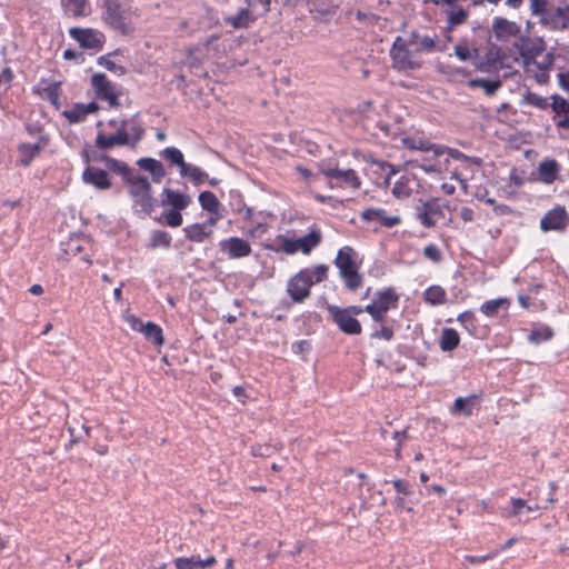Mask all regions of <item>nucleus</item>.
I'll list each match as a JSON object with an SVG mask.
<instances>
[{
	"label": "nucleus",
	"mask_w": 569,
	"mask_h": 569,
	"mask_svg": "<svg viewBox=\"0 0 569 569\" xmlns=\"http://www.w3.org/2000/svg\"><path fill=\"white\" fill-rule=\"evenodd\" d=\"M416 216L423 227H433L438 219L443 216L439 199L422 202L421 206L417 207Z\"/></svg>",
	"instance_id": "obj_13"
},
{
	"label": "nucleus",
	"mask_w": 569,
	"mask_h": 569,
	"mask_svg": "<svg viewBox=\"0 0 569 569\" xmlns=\"http://www.w3.org/2000/svg\"><path fill=\"white\" fill-rule=\"evenodd\" d=\"M445 149V153L447 152L452 159L455 160H465L470 161L477 166H480L482 163V160L478 157H469L462 153L461 151L452 148L442 147Z\"/></svg>",
	"instance_id": "obj_51"
},
{
	"label": "nucleus",
	"mask_w": 569,
	"mask_h": 569,
	"mask_svg": "<svg viewBox=\"0 0 569 569\" xmlns=\"http://www.w3.org/2000/svg\"><path fill=\"white\" fill-rule=\"evenodd\" d=\"M129 142L130 133L127 131V120H122L114 134L107 136L103 132H99L94 144L100 150H110L114 146H129Z\"/></svg>",
	"instance_id": "obj_12"
},
{
	"label": "nucleus",
	"mask_w": 569,
	"mask_h": 569,
	"mask_svg": "<svg viewBox=\"0 0 569 569\" xmlns=\"http://www.w3.org/2000/svg\"><path fill=\"white\" fill-rule=\"evenodd\" d=\"M559 83L567 92H569V71L559 74Z\"/></svg>",
	"instance_id": "obj_64"
},
{
	"label": "nucleus",
	"mask_w": 569,
	"mask_h": 569,
	"mask_svg": "<svg viewBox=\"0 0 569 569\" xmlns=\"http://www.w3.org/2000/svg\"><path fill=\"white\" fill-rule=\"evenodd\" d=\"M518 48L520 56L525 59L526 63H529L545 51V42L542 39L531 40L529 38H521Z\"/></svg>",
	"instance_id": "obj_20"
},
{
	"label": "nucleus",
	"mask_w": 569,
	"mask_h": 569,
	"mask_svg": "<svg viewBox=\"0 0 569 569\" xmlns=\"http://www.w3.org/2000/svg\"><path fill=\"white\" fill-rule=\"evenodd\" d=\"M41 150L38 143H22L19 146V158L17 163L22 167H28L31 161L39 154Z\"/></svg>",
	"instance_id": "obj_26"
},
{
	"label": "nucleus",
	"mask_w": 569,
	"mask_h": 569,
	"mask_svg": "<svg viewBox=\"0 0 569 569\" xmlns=\"http://www.w3.org/2000/svg\"><path fill=\"white\" fill-rule=\"evenodd\" d=\"M160 154L163 159L170 162L171 166L179 167L180 174L184 173V169L187 168L188 163L184 162L183 154L179 149L174 147H168L162 150Z\"/></svg>",
	"instance_id": "obj_30"
},
{
	"label": "nucleus",
	"mask_w": 569,
	"mask_h": 569,
	"mask_svg": "<svg viewBox=\"0 0 569 569\" xmlns=\"http://www.w3.org/2000/svg\"><path fill=\"white\" fill-rule=\"evenodd\" d=\"M529 500H525L521 498H511L512 509L507 517H517L520 513V510L527 506Z\"/></svg>",
	"instance_id": "obj_60"
},
{
	"label": "nucleus",
	"mask_w": 569,
	"mask_h": 569,
	"mask_svg": "<svg viewBox=\"0 0 569 569\" xmlns=\"http://www.w3.org/2000/svg\"><path fill=\"white\" fill-rule=\"evenodd\" d=\"M69 33L82 48L99 49L102 46L103 34L96 30L71 28Z\"/></svg>",
	"instance_id": "obj_15"
},
{
	"label": "nucleus",
	"mask_w": 569,
	"mask_h": 569,
	"mask_svg": "<svg viewBox=\"0 0 569 569\" xmlns=\"http://www.w3.org/2000/svg\"><path fill=\"white\" fill-rule=\"evenodd\" d=\"M460 342V337L458 332L452 328H445L441 332L440 338V348L442 351H452L455 350Z\"/></svg>",
	"instance_id": "obj_29"
},
{
	"label": "nucleus",
	"mask_w": 569,
	"mask_h": 569,
	"mask_svg": "<svg viewBox=\"0 0 569 569\" xmlns=\"http://www.w3.org/2000/svg\"><path fill=\"white\" fill-rule=\"evenodd\" d=\"M522 103H527V104L533 106V107H536L538 109H541V110L547 109L549 107V104H550L548 102L547 98L541 97L538 93L531 92V91H528L523 96Z\"/></svg>",
	"instance_id": "obj_43"
},
{
	"label": "nucleus",
	"mask_w": 569,
	"mask_h": 569,
	"mask_svg": "<svg viewBox=\"0 0 569 569\" xmlns=\"http://www.w3.org/2000/svg\"><path fill=\"white\" fill-rule=\"evenodd\" d=\"M477 69L483 72L495 71L501 67V57H477Z\"/></svg>",
	"instance_id": "obj_40"
},
{
	"label": "nucleus",
	"mask_w": 569,
	"mask_h": 569,
	"mask_svg": "<svg viewBox=\"0 0 569 569\" xmlns=\"http://www.w3.org/2000/svg\"><path fill=\"white\" fill-rule=\"evenodd\" d=\"M126 321L129 323L130 328L134 331L142 332L144 325L142 320L134 315H128L126 316Z\"/></svg>",
	"instance_id": "obj_61"
},
{
	"label": "nucleus",
	"mask_w": 569,
	"mask_h": 569,
	"mask_svg": "<svg viewBox=\"0 0 569 569\" xmlns=\"http://www.w3.org/2000/svg\"><path fill=\"white\" fill-rule=\"evenodd\" d=\"M499 553V550H493L485 556H480V557H477V556H465V561L469 562V563H472V565H479V563H482L489 559H492L493 557H496L497 555Z\"/></svg>",
	"instance_id": "obj_58"
},
{
	"label": "nucleus",
	"mask_w": 569,
	"mask_h": 569,
	"mask_svg": "<svg viewBox=\"0 0 569 569\" xmlns=\"http://www.w3.org/2000/svg\"><path fill=\"white\" fill-rule=\"evenodd\" d=\"M419 53L410 42L401 37H397L390 49L392 67L399 71L419 69L422 66V61L418 57Z\"/></svg>",
	"instance_id": "obj_5"
},
{
	"label": "nucleus",
	"mask_w": 569,
	"mask_h": 569,
	"mask_svg": "<svg viewBox=\"0 0 569 569\" xmlns=\"http://www.w3.org/2000/svg\"><path fill=\"white\" fill-rule=\"evenodd\" d=\"M559 167L556 160H546L539 164V173L543 182L551 183L556 180Z\"/></svg>",
	"instance_id": "obj_32"
},
{
	"label": "nucleus",
	"mask_w": 569,
	"mask_h": 569,
	"mask_svg": "<svg viewBox=\"0 0 569 569\" xmlns=\"http://www.w3.org/2000/svg\"><path fill=\"white\" fill-rule=\"evenodd\" d=\"M91 84L97 98L109 102L110 107H119V93H117L104 73H94Z\"/></svg>",
	"instance_id": "obj_9"
},
{
	"label": "nucleus",
	"mask_w": 569,
	"mask_h": 569,
	"mask_svg": "<svg viewBox=\"0 0 569 569\" xmlns=\"http://www.w3.org/2000/svg\"><path fill=\"white\" fill-rule=\"evenodd\" d=\"M328 312L332 317L335 323L339 327V329L347 335H359L361 333V325L360 322L345 311L342 308L330 305L328 306Z\"/></svg>",
	"instance_id": "obj_10"
},
{
	"label": "nucleus",
	"mask_w": 569,
	"mask_h": 569,
	"mask_svg": "<svg viewBox=\"0 0 569 569\" xmlns=\"http://www.w3.org/2000/svg\"><path fill=\"white\" fill-rule=\"evenodd\" d=\"M355 250L351 247L341 248L336 257L335 264L340 271L349 290L355 291L362 284V276L353 261Z\"/></svg>",
	"instance_id": "obj_6"
},
{
	"label": "nucleus",
	"mask_w": 569,
	"mask_h": 569,
	"mask_svg": "<svg viewBox=\"0 0 569 569\" xmlns=\"http://www.w3.org/2000/svg\"><path fill=\"white\" fill-rule=\"evenodd\" d=\"M530 11L546 29L565 31L569 28V4L560 7L547 0H531Z\"/></svg>",
	"instance_id": "obj_1"
},
{
	"label": "nucleus",
	"mask_w": 569,
	"mask_h": 569,
	"mask_svg": "<svg viewBox=\"0 0 569 569\" xmlns=\"http://www.w3.org/2000/svg\"><path fill=\"white\" fill-rule=\"evenodd\" d=\"M492 30L498 39L516 37L520 33V26L515 21L498 17L493 20Z\"/></svg>",
	"instance_id": "obj_22"
},
{
	"label": "nucleus",
	"mask_w": 569,
	"mask_h": 569,
	"mask_svg": "<svg viewBox=\"0 0 569 569\" xmlns=\"http://www.w3.org/2000/svg\"><path fill=\"white\" fill-rule=\"evenodd\" d=\"M406 147L412 150H421V151H432L436 157L442 156L445 153V149L441 146H437L430 143L427 140L408 138L403 140Z\"/></svg>",
	"instance_id": "obj_25"
},
{
	"label": "nucleus",
	"mask_w": 569,
	"mask_h": 569,
	"mask_svg": "<svg viewBox=\"0 0 569 569\" xmlns=\"http://www.w3.org/2000/svg\"><path fill=\"white\" fill-rule=\"evenodd\" d=\"M197 562L198 561L194 557L177 558L174 560V566L177 569H199V565Z\"/></svg>",
	"instance_id": "obj_54"
},
{
	"label": "nucleus",
	"mask_w": 569,
	"mask_h": 569,
	"mask_svg": "<svg viewBox=\"0 0 569 569\" xmlns=\"http://www.w3.org/2000/svg\"><path fill=\"white\" fill-rule=\"evenodd\" d=\"M279 450H280V447H278L277 445L273 446V445H269V443H264V445L259 443V445H254L251 447V455L254 457H270Z\"/></svg>",
	"instance_id": "obj_48"
},
{
	"label": "nucleus",
	"mask_w": 569,
	"mask_h": 569,
	"mask_svg": "<svg viewBox=\"0 0 569 569\" xmlns=\"http://www.w3.org/2000/svg\"><path fill=\"white\" fill-rule=\"evenodd\" d=\"M186 237L194 242H202L210 233V231L206 230V226L202 223H193L183 229Z\"/></svg>",
	"instance_id": "obj_33"
},
{
	"label": "nucleus",
	"mask_w": 569,
	"mask_h": 569,
	"mask_svg": "<svg viewBox=\"0 0 569 569\" xmlns=\"http://www.w3.org/2000/svg\"><path fill=\"white\" fill-rule=\"evenodd\" d=\"M182 210L169 209L163 213L164 222L172 228L180 227L182 224Z\"/></svg>",
	"instance_id": "obj_50"
},
{
	"label": "nucleus",
	"mask_w": 569,
	"mask_h": 569,
	"mask_svg": "<svg viewBox=\"0 0 569 569\" xmlns=\"http://www.w3.org/2000/svg\"><path fill=\"white\" fill-rule=\"evenodd\" d=\"M309 11L320 20L328 21L336 13V6L331 0H311Z\"/></svg>",
	"instance_id": "obj_23"
},
{
	"label": "nucleus",
	"mask_w": 569,
	"mask_h": 569,
	"mask_svg": "<svg viewBox=\"0 0 569 569\" xmlns=\"http://www.w3.org/2000/svg\"><path fill=\"white\" fill-rule=\"evenodd\" d=\"M398 296L392 289L378 292V300L368 305L365 310L376 320L382 321L386 312L396 303Z\"/></svg>",
	"instance_id": "obj_11"
},
{
	"label": "nucleus",
	"mask_w": 569,
	"mask_h": 569,
	"mask_svg": "<svg viewBox=\"0 0 569 569\" xmlns=\"http://www.w3.org/2000/svg\"><path fill=\"white\" fill-rule=\"evenodd\" d=\"M82 181L93 186L98 190H108L112 187L109 174L106 170L88 166L82 172Z\"/></svg>",
	"instance_id": "obj_16"
},
{
	"label": "nucleus",
	"mask_w": 569,
	"mask_h": 569,
	"mask_svg": "<svg viewBox=\"0 0 569 569\" xmlns=\"http://www.w3.org/2000/svg\"><path fill=\"white\" fill-rule=\"evenodd\" d=\"M557 489V483L551 481L549 483V491L547 493V497L546 499L543 500V502H535L531 503V505H528L525 507L528 511H537V510H542V509H547L549 507V505H552L556 502V499L553 498V495H555V491Z\"/></svg>",
	"instance_id": "obj_38"
},
{
	"label": "nucleus",
	"mask_w": 569,
	"mask_h": 569,
	"mask_svg": "<svg viewBox=\"0 0 569 569\" xmlns=\"http://www.w3.org/2000/svg\"><path fill=\"white\" fill-rule=\"evenodd\" d=\"M137 163L142 170L151 173L153 182H160L166 176L163 164L153 158H141Z\"/></svg>",
	"instance_id": "obj_24"
},
{
	"label": "nucleus",
	"mask_w": 569,
	"mask_h": 569,
	"mask_svg": "<svg viewBox=\"0 0 569 569\" xmlns=\"http://www.w3.org/2000/svg\"><path fill=\"white\" fill-rule=\"evenodd\" d=\"M458 321L469 331L476 328V317L471 311H465L458 316Z\"/></svg>",
	"instance_id": "obj_53"
},
{
	"label": "nucleus",
	"mask_w": 569,
	"mask_h": 569,
	"mask_svg": "<svg viewBox=\"0 0 569 569\" xmlns=\"http://www.w3.org/2000/svg\"><path fill=\"white\" fill-rule=\"evenodd\" d=\"M468 86L470 88H482L485 93L491 97L502 87V81L500 79L486 80L482 78H475L468 81Z\"/></svg>",
	"instance_id": "obj_28"
},
{
	"label": "nucleus",
	"mask_w": 569,
	"mask_h": 569,
	"mask_svg": "<svg viewBox=\"0 0 569 569\" xmlns=\"http://www.w3.org/2000/svg\"><path fill=\"white\" fill-rule=\"evenodd\" d=\"M552 337H553L552 329L548 326H541L531 331V333L529 336V340L532 343H540V342L551 339Z\"/></svg>",
	"instance_id": "obj_41"
},
{
	"label": "nucleus",
	"mask_w": 569,
	"mask_h": 569,
	"mask_svg": "<svg viewBox=\"0 0 569 569\" xmlns=\"http://www.w3.org/2000/svg\"><path fill=\"white\" fill-rule=\"evenodd\" d=\"M220 250L227 253L230 259H239L251 253V246L242 238L231 237L220 242Z\"/></svg>",
	"instance_id": "obj_14"
},
{
	"label": "nucleus",
	"mask_w": 569,
	"mask_h": 569,
	"mask_svg": "<svg viewBox=\"0 0 569 569\" xmlns=\"http://www.w3.org/2000/svg\"><path fill=\"white\" fill-rule=\"evenodd\" d=\"M361 218L363 221H372V220H378L381 226L383 227H387V228H392L397 224H399L401 222V219L399 216H388L386 210L383 209H366L362 213H361Z\"/></svg>",
	"instance_id": "obj_21"
},
{
	"label": "nucleus",
	"mask_w": 569,
	"mask_h": 569,
	"mask_svg": "<svg viewBox=\"0 0 569 569\" xmlns=\"http://www.w3.org/2000/svg\"><path fill=\"white\" fill-rule=\"evenodd\" d=\"M455 54L461 60V61H467V60H470L472 59V53L471 51L468 49L467 46H463V44H457L455 47Z\"/></svg>",
	"instance_id": "obj_62"
},
{
	"label": "nucleus",
	"mask_w": 569,
	"mask_h": 569,
	"mask_svg": "<svg viewBox=\"0 0 569 569\" xmlns=\"http://www.w3.org/2000/svg\"><path fill=\"white\" fill-rule=\"evenodd\" d=\"M190 203L191 198L189 194L176 191L170 188H163L160 200L161 207H170V209L184 210Z\"/></svg>",
	"instance_id": "obj_17"
},
{
	"label": "nucleus",
	"mask_w": 569,
	"mask_h": 569,
	"mask_svg": "<svg viewBox=\"0 0 569 569\" xmlns=\"http://www.w3.org/2000/svg\"><path fill=\"white\" fill-rule=\"evenodd\" d=\"M127 131H129L130 133L129 146L131 148H134L143 137L144 130L142 128V124L134 118L131 120H127Z\"/></svg>",
	"instance_id": "obj_37"
},
{
	"label": "nucleus",
	"mask_w": 569,
	"mask_h": 569,
	"mask_svg": "<svg viewBox=\"0 0 569 569\" xmlns=\"http://www.w3.org/2000/svg\"><path fill=\"white\" fill-rule=\"evenodd\" d=\"M469 399H466V398H457L455 400V405H453V412L457 413V412H461L463 413L466 417H469L471 416V409L469 407Z\"/></svg>",
	"instance_id": "obj_55"
},
{
	"label": "nucleus",
	"mask_w": 569,
	"mask_h": 569,
	"mask_svg": "<svg viewBox=\"0 0 569 569\" xmlns=\"http://www.w3.org/2000/svg\"><path fill=\"white\" fill-rule=\"evenodd\" d=\"M410 44L416 48L419 52H443L446 51V43H440L438 36L433 34H421L417 30H412L409 38L406 39Z\"/></svg>",
	"instance_id": "obj_8"
},
{
	"label": "nucleus",
	"mask_w": 569,
	"mask_h": 569,
	"mask_svg": "<svg viewBox=\"0 0 569 569\" xmlns=\"http://www.w3.org/2000/svg\"><path fill=\"white\" fill-rule=\"evenodd\" d=\"M552 103L549 104V107L552 108L553 112L558 116H567L569 114V101L561 96L553 94L551 97Z\"/></svg>",
	"instance_id": "obj_47"
},
{
	"label": "nucleus",
	"mask_w": 569,
	"mask_h": 569,
	"mask_svg": "<svg viewBox=\"0 0 569 569\" xmlns=\"http://www.w3.org/2000/svg\"><path fill=\"white\" fill-rule=\"evenodd\" d=\"M64 116L70 122H79L83 120L87 117V112L84 111V104H74L72 109L64 111Z\"/></svg>",
	"instance_id": "obj_49"
},
{
	"label": "nucleus",
	"mask_w": 569,
	"mask_h": 569,
	"mask_svg": "<svg viewBox=\"0 0 569 569\" xmlns=\"http://www.w3.org/2000/svg\"><path fill=\"white\" fill-rule=\"evenodd\" d=\"M393 487L399 495L409 496L411 495V487L407 480L396 479L393 480Z\"/></svg>",
	"instance_id": "obj_59"
},
{
	"label": "nucleus",
	"mask_w": 569,
	"mask_h": 569,
	"mask_svg": "<svg viewBox=\"0 0 569 569\" xmlns=\"http://www.w3.org/2000/svg\"><path fill=\"white\" fill-rule=\"evenodd\" d=\"M549 491V488L546 489V488H541V487H536L533 490H530L528 491V500L529 501H539V502H543V500L546 499L547 497V493Z\"/></svg>",
	"instance_id": "obj_56"
},
{
	"label": "nucleus",
	"mask_w": 569,
	"mask_h": 569,
	"mask_svg": "<svg viewBox=\"0 0 569 569\" xmlns=\"http://www.w3.org/2000/svg\"><path fill=\"white\" fill-rule=\"evenodd\" d=\"M321 173L327 178L341 180L348 187L358 190L361 186L360 178L353 169L322 168Z\"/></svg>",
	"instance_id": "obj_18"
},
{
	"label": "nucleus",
	"mask_w": 569,
	"mask_h": 569,
	"mask_svg": "<svg viewBox=\"0 0 569 569\" xmlns=\"http://www.w3.org/2000/svg\"><path fill=\"white\" fill-rule=\"evenodd\" d=\"M467 18H468V12H467V10H465L462 8L455 10V11H450V13L448 16V20H447L448 30L452 31L457 26L465 23Z\"/></svg>",
	"instance_id": "obj_44"
},
{
	"label": "nucleus",
	"mask_w": 569,
	"mask_h": 569,
	"mask_svg": "<svg viewBox=\"0 0 569 569\" xmlns=\"http://www.w3.org/2000/svg\"><path fill=\"white\" fill-rule=\"evenodd\" d=\"M392 337H393V331H392V329H390L388 327H382L380 330L376 331L372 335V338L385 339V340H391Z\"/></svg>",
	"instance_id": "obj_63"
},
{
	"label": "nucleus",
	"mask_w": 569,
	"mask_h": 569,
	"mask_svg": "<svg viewBox=\"0 0 569 569\" xmlns=\"http://www.w3.org/2000/svg\"><path fill=\"white\" fill-rule=\"evenodd\" d=\"M142 333L147 340L151 341L156 346H161L163 343L162 329L151 321H148L144 325Z\"/></svg>",
	"instance_id": "obj_34"
},
{
	"label": "nucleus",
	"mask_w": 569,
	"mask_h": 569,
	"mask_svg": "<svg viewBox=\"0 0 569 569\" xmlns=\"http://www.w3.org/2000/svg\"><path fill=\"white\" fill-rule=\"evenodd\" d=\"M127 188L133 202L134 212L150 216L154 209L156 200L152 197V189L148 178L134 176L128 180Z\"/></svg>",
	"instance_id": "obj_4"
},
{
	"label": "nucleus",
	"mask_w": 569,
	"mask_h": 569,
	"mask_svg": "<svg viewBox=\"0 0 569 569\" xmlns=\"http://www.w3.org/2000/svg\"><path fill=\"white\" fill-rule=\"evenodd\" d=\"M425 300L426 302L436 306V305H442L446 302V291L440 286H431L428 289H426L425 293Z\"/></svg>",
	"instance_id": "obj_35"
},
{
	"label": "nucleus",
	"mask_w": 569,
	"mask_h": 569,
	"mask_svg": "<svg viewBox=\"0 0 569 569\" xmlns=\"http://www.w3.org/2000/svg\"><path fill=\"white\" fill-rule=\"evenodd\" d=\"M181 176L190 177L196 186L203 183L208 179V174L206 172H203L200 168L190 164H187L184 173H181Z\"/></svg>",
	"instance_id": "obj_46"
},
{
	"label": "nucleus",
	"mask_w": 569,
	"mask_h": 569,
	"mask_svg": "<svg viewBox=\"0 0 569 569\" xmlns=\"http://www.w3.org/2000/svg\"><path fill=\"white\" fill-rule=\"evenodd\" d=\"M278 240L281 246L277 251H283L287 254H295L297 251H301L305 254H309L321 242V232L318 229H311L308 234L296 240L282 236Z\"/></svg>",
	"instance_id": "obj_7"
},
{
	"label": "nucleus",
	"mask_w": 569,
	"mask_h": 569,
	"mask_svg": "<svg viewBox=\"0 0 569 569\" xmlns=\"http://www.w3.org/2000/svg\"><path fill=\"white\" fill-rule=\"evenodd\" d=\"M423 254L426 258L430 259L433 262H439L441 260L440 250L436 244H428L423 249Z\"/></svg>",
	"instance_id": "obj_57"
},
{
	"label": "nucleus",
	"mask_w": 569,
	"mask_h": 569,
	"mask_svg": "<svg viewBox=\"0 0 569 569\" xmlns=\"http://www.w3.org/2000/svg\"><path fill=\"white\" fill-rule=\"evenodd\" d=\"M103 11V20L113 30L121 34H129L133 31L131 23L132 11L122 0H101Z\"/></svg>",
	"instance_id": "obj_3"
},
{
	"label": "nucleus",
	"mask_w": 569,
	"mask_h": 569,
	"mask_svg": "<svg viewBox=\"0 0 569 569\" xmlns=\"http://www.w3.org/2000/svg\"><path fill=\"white\" fill-rule=\"evenodd\" d=\"M567 212L563 208H556L547 212L541 221L540 228L543 231L561 230L566 227Z\"/></svg>",
	"instance_id": "obj_19"
},
{
	"label": "nucleus",
	"mask_w": 569,
	"mask_h": 569,
	"mask_svg": "<svg viewBox=\"0 0 569 569\" xmlns=\"http://www.w3.org/2000/svg\"><path fill=\"white\" fill-rule=\"evenodd\" d=\"M199 202L202 207V209L216 213L219 209V201L216 197V194L211 191H202L199 194Z\"/></svg>",
	"instance_id": "obj_39"
},
{
	"label": "nucleus",
	"mask_w": 569,
	"mask_h": 569,
	"mask_svg": "<svg viewBox=\"0 0 569 569\" xmlns=\"http://www.w3.org/2000/svg\"><path fill=\"white\" fill-rule=\"evenodd\" d=\"M171 244V237L168 232L162 230H156L151 234V241L150 247L151 248H158V247H164L169 248Z\"/></svg>",
	"instance_id": "obj_45"
},
{
	"label": "nucleus",
	"mask_w": 569,
	"mask_h": 569,
	"mask_svg": "<svg viewBox=\"0 0 569 569\" xmlns=\"http://www.w3.org/2000/svg\"><path fill=\"white\" fill-rule=\"evenodd\" d=\"M409 178L401 177L392 188V194L398 199L408 198L411 194V188L409 187Z\"/></svg>",
	"instance_id": "obj_42"
},
{
	"label": "nucleus",
	"mask_w": 569,
	"mask_h": 569,
	"mask_svg": "<svg viewBox=\"0 0 569 569\" xmlns=\"http://www.w3.org/2000/svg\"><path fill=\"white\" fill-rule=\"evenodd\" d=\"M509 306V300L507 298H499L486 301L481 307L480 311L488 316L493 317L496 316L501 308H507Z\"/></svg>",
	"instance_id": "obj_36"
},
{
	"label": "nucleus",
	"mask_w": 569,
	"mask_h": 569,
	"mask_svg": "<svg viewBox=\"0 0 569 569\" xmlns=\"http://www.w3.org/2000/svg\"><path fill=\"white\" fill-rule=\"evenodd\" d=\"M64 12L73 17H82L87 14V0H61Z\"/></svg>",
	"instance_id": "obj_31"
},
{
	"label": "nucleus",
	"mask_w": 569,
	"mask_h": 569,
	"mask_svg": "<svg viewBox=\"0 0 569 569\" xmlns=\"http://www.w3.org/2000/svg\"><path fill=\"white\" fill-rule=\"evenodd\" d=\"M98 63L109 71H112L119 76H122L127 72L126 68L122 66L116 64L113 61H111L108 57L102 56L98 59Z\"/></svg>",
	"instance_id": "obj_52"
},
{
	"label": "nucleus",
	"mask_w": 569,
	"mask_h": 569,
	"mask_svg": "<svg viewBox=\"0 0 569 569\" xmlns=\"http://www.w3.org/2000/svg\"><path fill=\"white\" fill-rule=\"evenodd\" d=\"M328 267L318 264L315 268H307L295 274L287 284V292L295 302H303L310 296L312 284L323 281L327 278Z\"/></svg>",
	"instance_id": "obj_2"
},
{
	"label": "nucleus",
	"mask_w": 569,
	"mask_h": 569,
	"mask_svg": "<svg viewBox=\"0 0 569 569\" xmlns=\"http://www.w3.org/2000/svg\"><path fill=\"white\" fill-rule=\"evenodd\" d=\"M101 159L104 161L107 169L122 176L126 183L130 178L134 177L131 174V169L126 162L108 156H103Z\"/></svg>",
	"instance_id": "obj_27"
}]
</instances>
